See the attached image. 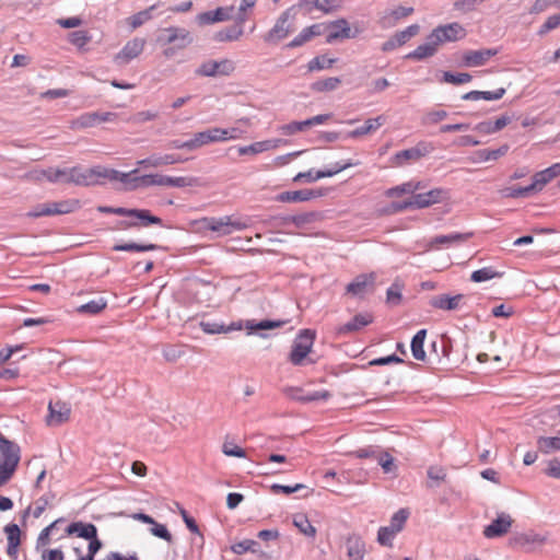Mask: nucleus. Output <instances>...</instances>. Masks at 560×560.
Wrapping results in <instances>:
<instances>
[{
  "instance_id": "nucleus-20",
  "label": "nucleus",
  "mask_w": 560,
  "mask_h": 560,
  "mask_svg": "<svg viewBox=\"0 0 560 560\" xmlns=\"http://www.w3.org/2000/svg\"><path fill=\"white\" fill-rule=\"evenodd\" d=\"M234 7H219L213 11H206L197 15L200 25H209L217 22H224L232 19Z\"/></svg>"
},
{
  "instance_id": "nucleus-57",
  "label": "nucleus",
  "mask_w": 560,
  "mask_h": 560,
  "mask_svg": "<svg viewBox=\"0 0 560 560\" xmlns=\"http://www.w3.org/2000/svg\"><path fill=\"white\" fill-rule=\"evenodd\" d=\"M397 533L389 526H383L377 532V541L382 546L390 547Z\"/></svg>"
},
{
  "instance_id": "nucleus-17",
  "label": "nucleus",
  "mask_w": 560,
  "mask_h": 560,
  "mask_svg": "<svg viewBox=\"0 0 560 560\" xmlns=\"http://www.w3.org/2000/svg\"><path fill=\"white\" fill-rule=\"evenodd\" d=\"M547 541V537L535 532L520 533L510 539V545L514 548H521L526 551L533 550L532 546H541Z\"/></svg>"
},
{
  "instance_id": "nucleus-8",
  "label": "nucleus",
  "mask_w": 560,
  "mask_h": 560,
  "mask_svg": "<svg viewBox=\"0 0 560 560\" xmlns=\"http://www.w3.org/2000/svg\"><path fill=\"white\" fill-rule=\"evenodd\" d=\"M117 119V114L112 112L83 113L71 121V129H84L94 127L102 122H110Z\"/></svg>"
},
{
  "instance_id": "nucleus-37",
  "label": "nucleus",
  "mask_w": 560,
  "mask_h": 560,
  "mask_svg": "<svg viewBox=\"0 0 560 560\" xmlns=\"http://www.w3.org/2000/svg\"><path fill=\"white\" fill-rule=\"evenodd\" d=\"M218 137L219 136H217V133L214 132V128L195 133L194 137L190 139L192 151L211 142H219Z\"/></svg>"
},
{
  "instance_id": "nucleus-55",
  "label": "nucleus",
  "mask_w": 560,
  "mask_h": 560,
  "mask_svg": "<svg viewBox=\"0 0 560 560\" xmlns=\"http://www.w3.org/2000/svg\"><path fill=\"white\" fill-rule=\"evenodd\" d=\"M339 78H327L312 84V90L317 92L332 91L340 84Z\"/></svg>"
},
{
  "instance_id": "nucleus-44",
  "label": "nucleus",
  "mask_w": 560,
  "mask_h": 560,
  "mask_svg": "<svg viewBox=\"0 0 560 560\" xmlns=\"http://www.w3.org/2000/svg\"><path fill=\"white\" fill-rule=\"evenodd\" d=\"M106 306L107 301L104 298H98L80 305L77 311L81 314L96 315L105 310Z\"/></svg>"
},
{
  "instance_id": "nucleus-30",
  "label": "nucleus",
  "mask_w": 560,
  "mask_h": 560,
  "mask_svg": "<svg viewBox=\"0 0 560 560\" xmlns=\"http://www.w3.org/2000/svg\"><path fill=\"white\" fill-rule=\"evenodd\" d=\"M348 560H363L365 555V544L362 538L355 534L349 535L346 539Z\"/></svg>"
},
{
  "instance_id": "nucleus-51",
  "label": "nucleus",
  "mask_w": 560,
  "mask_h": 560,
  "mask_svg": "<svg viewBox=\"0 0 560 560\" xmlns=\"http://www.w3.org/2000/svg\"><path fill=\"white\" fill-rule=\"evenodd\" d=\"M156 248L158 246L155 244L141 245L137 243L117 244L113 247L116 252H150Z\"/></svg>"
},
{
  "instance_id": "nucleus-24",
  "label": "nucleus",
  "mask_w": 560,
  "mask_h": 560,
  "mask_svg": "<svg viewBox=\"0 0 560 560\" xmlns=\"http://www.w3.org/2000/svg\"><path fill=\"white\" fill-rule=\"evenodd\" d=\"M144 48V40L141 38H133L122 47V49L116 55L115 59L117 62L127 63L130 60L138 57Z\"/></svg>"
},
{
  "instance_id": "nucleus-1",
  "label": "nucleus",
  "mask_w": 560,
  "mask_h": 560,
  "mask_svg": "<svg viewBox=\"0 0 560 560\" xmlns=\"http://www.w3.org/2000/svg\"><path fill=\"white\" fill-rule=\"evenodd\" d=\"M20 446L0 432V487L13 476L20 463Z\"/></svg>"
},
{
  "instance_id": "nucleus-52",
  "label": "nucleus",
  "mask_w": 560,
  "mask_h": 560,
  "mask_svg": "<svg viewBox=\"0 0 560 560\" xmlns=\"http://www.w3.org/2000/svg\"><path fill=\"white\" fill-rule=\"evenodd\" d=\"M259 544L254 539H244L232 545L231 550L236 555H243L245 552H257Z\"/></svg>"
},
{
  "instance_id": "nucleus-43",
  "label": "nucleus",
  "mask_w": 560,
  "mask_h": 560,
  "mask_svg": "<svg viewBox=\"0 0 560 560\" xmlns=\"http://www.w3.org/2000/svg\"><path fill=\"white\" fill-rule=\"evenodd\" d=\"M537 448L544 454L560 451V436H539L537 439Z\"/></svg>"
},
{
  "instance_id": "nucleus-45",
  "label": "nucleus",
  "mask_w": 560,
  "mask_h": 560,
  "mask_svg": "<svg viewBox=\"0 0 560 560\" xmlns=\"http://www.w3.org/2000/svg\"><path fill=\"white\" fill-rule=\"evenodd\" d=\"M503 275V271H497L492 267H483L475 270L470 276V280L472 282H483L494 278H501Z\"/></svg>"
},
{
  "instance_id": "nucleus-23",
  "label": "nucleus",
  "mask_w": 560,
  "mask_h": 560,
  "mask_svg": "<svg viewBox=\"0 0 560 560\" xmlns=\"http://www.w3.org/2000/svg\"><path fill=\"white\" fill-rule=\"evenodd\" d=\"M138 173V170H133L129 173H122L117 170L107 168V179L109 180H118L126 185V188L129 190H135L142 186L141 176H135Z\"/></svg>"
},
{
  "instance_id": "nucleus-27",
  "label": "nucleus",
  "mask_w": 560,
  "mask_h": 560,
  "mask_svg": "<svg viewBox=\"0 0 560 560\" xmlns=\"http://www.w3.org/2000/svg\"><path fill=\"white\" fill-rule=\"evenodd\" d=\"M474 235L472 232L468 233H452L448 235H438L430 240L428 244V249L436 248L438 246H450L453 244H459L466 242Z\"/></svg>"
},
{
  "instance_id": "nucleus-9",
  "label": "nucleus",
  "mask_w": 560,
  "mask_h": 560,
  "mask_svg": "<svg viewBox=\"0 0 560 560\" xmlns=\"http://www.w3.org/2000/svg\"><path fill=\"white\" fill-rule=\"evenodd\" d=\"M158 42L164 45L175 44L178 48H185L192 42V37L184 27L170 26L162 30Z\"/></svg>"
},
{
  "instance_id": "nucleus-21",
  "label": "nucleus",
  "mask_w": 560,
  "mask_h": 560,
  "mask_svg": "<svg viewBox=\"0 0 560 560\" xmlns=\"http://www.w3.org/2000/svg\"><path fill=\"white\" fill-rule=\"evenodd\" d=\"M373 322V316L370 313H359L348 323L340 325L336 328L338 336H345L348 334L357 332L363 327L370 325Z\"/></svg>"
},
{
  "instance_id": "nucleus-63",
  "label": "nucleus",
  "mask_w": 560,
  "mask_h": 560,
  "mask_svg": "<svg viewBox=\"0 0 560 560\" xmlns=\"http://www.w3.org/2000/svg\"><path fill=\"white\" fill-rule=\"evenodd\" d=\"M506 152H508V147L503 145L495 150H488V149L480 150V151H478V155L482 161H491V160L499 159L500 156L504 155Z\"/></svg>"
},
{
  "instance_id": "nucleus-33",
  "label": "nucleus",
  "mask_w": 560,
  "mask_h": 560,
  "mask_svg": "<svg viewBox=\"0 0 560 560\" xmlns=\"http://www.w3.org/2000/svg\"><path fill=\"white\" fill-rule=\"evenodd\" d=\"M386 122V116L378 115L375 118H370L365 121V124L361 127H358L348 132L349 138H359L364 135H369L371 132L376 131L380 127H382Z\"/></svg>"
},
{
  "instance_id": "nucleus-41",
  "label": "nucleus",
  "mask_w": 560,
  "mask_h": 560,
  "mask_svg": "<svg viewBox=\"0 0 560 560\" xmlns=\"http://www.w3.org/2000/svg\"><path fill=\"white\" fill-rule=\"evenodd\" d=\"M424 154L425 151H422L419 147L401 150L394 155L395 164L402 165L407 161H418Z\"/></svg>"
},
{
  "instance_id": "nucleus-54",
  "label": "nucleus",
  "mask_w": 560,
  "mask_h": 560,
  "mask_svg": "<svg viewBox=\"0 0 560 560\" xmlns=\"http://www.w3.org/2000/svg\"><path fill=\"white\" fill-rule=\"evenodd\" d=\"M408 517H409V511L407 509L398 510L392 516L389 527L393 528L398 534L400 530H402Z\"/></svg>"
},
{
  "instance_id": "nucleus-64",
  "label": "nucleus",
  "mask_w": 560,
  "mask_h": 560,
  "mask_svg": "<svg viewBox=\"0 0 560 560\" xmlns=\"http://www.w3.org/2000/svg\"><path fill=\"white\" fill-rule=\"evenodd\" d=\"M560 26V13L550 15L545 23L540 26L538 35H545L548 32Z\"/></svg>"
},
{
  "instance_id": "nucleus-47",
  "label": "nucleus",
  "mask_w": 560,
  "mask_h": 560,
  "mask_svg": "<svg viewBox=\"0 0 560 560\" xmlns=\"http://www.w3.org/2000/svg\"><path fill=\"white\" fill-rule=\"evenodd\" d=\"M160 5V2L149 7L145 10L139 11L138 13L130 16V25L132 28H137L144 24L147 21L152 19V12Z\"/></svg>"
},
{
  "instance_id": "nucleus-3",
  "label": "nucleus",
  "mask_w": 560,
  "mask_h": 560,
  "mask_svg": "<svg viewBox=\"0 0 560 560\" xmlns=\"http://www.w3.org/2000/svg\"><path fill=\"white\" fill-rule=\"evenodd\" d=\"M125 217L129 219L118 221V230L140 229L150 225L164 226L163 220L147 209L126 208Z\"/></svg>"
},
{
  "instance_id": "nucleus-16",
  "label": "nucleus",
  "mask_w": 560,
  "mask_h": 560,
  "mask_svg": "<svg viewBox=\"0 0 560 560\" xmlns=\"http://www.w3.org/2000/svg\"><path fill=\"white\" fill-rule=\"evenodd\" d=\"M329 34L326 36V43L331 44L340 39L355 38L358 31L352 32L346 19H338L328 23Z\"/></svg>"
},
{
  "instance_id": "nucleus-32",
  "label": "nucleus",
  "mask_w": 560,
  "mask_h": 560,
  "mask_svg": "<svg viewBox=\"0 0 560 560\" xmlns=\"http://www.w3.org/2000/svg\"><path fill=\"white\" fill-rule=\"evenodd\" d=\"M67 535H77L80 538L89 539L95 538L97 534V528L92 523H83V522H73L66 528Z\"/></svg>"
},
{
  "instance_id": "nucleus-35",
  "label": "nucleus",
  "mask_w": 560,
  "mask_h": 560,
  "mask_svg": "<svg viewBox=\"0 0 560 560\" xmlns=\"http://www.w3.org/2000/svg\"><path fill=\"white\" fill-rule=\"evenodd\" d=\"M280 142H281L280 139L258 141V142L252 143L249 145L240 147L238 154L240 155L258 154V153H261L265 151L276 149Z\"/></svg>"
},
{
  "instance_id": "nucleus-11",
  "label": "nucleus",
  "mask_w": 560,
  "mask_h": 560,
  "mask_svg": "<svg viewBox=\"0 0 560 560\" xmlns=\"http://www.w3.org/2000/svg\"><path fill=\"white\" fill-rule=\"evenodd\" d=\"M327 194L326 188L316 189H300L293 191H282L276 196V200L279 202H303L315 198L323 197Z\"/></svg>"
},
{
  "instance_id": "nucleus-48",
  "label": "nucleus",
  "mask_w": 560,
  "mask_h": 560,
  "mask_svg": "<svg viewBox=\"0 0 560 560\" xmlns=\"http://www.w3.org/2000/svg\"><path fill=\"white\" fill-rule=\"evenodd\" d=\"M472 79L471 74L467 72L452 73L450 71L443 72L442 82L460 85L470 82Z\"/></svg>"
},
{
  "instance_id": "nucleus-40",
  "label": "nucleus",
  "mask_w": 560,
  "mask_h": 560,
  "mask_svg": "<svg viewBox=\"0 0 560 560\" xmlns=\"http://www.w3.org/2000/svg\"><path fill=\"white\" fill-rule=\"evenodd\" d=\"M288 320H271V319H262L260 322L255 320H246L245 327L248 330V334H252L257 330H268L280 328L285 325Z\"/></svg>"
},
{
  "instance_id": "nucleus-15",
  "label": "nucleus",
  "mask_w": 560,
  "mask_h": 560,
  "mask_svg": "<svg viewBox=\"0 0 560 560\" xmlns=\"http://www.w3.org/2000/svg\"><path fill=\"white\" fill-rule=\"evenodd\" d=\"M71 409L67 402L61 400L50 401L48 405V416L46 423L49 427H58L67 422L70 418Z\"/></svg>"
},
{
  "instance_id": "nucleus-10",
  "label": "nucleus",
  "mask_w": 560,
  "mask_h": 560,
  "mask_svg": "<svg viewBox=\"0 0 560 560\" xmlns=\"http://www.w3.org/2000/svg\"><path fill=\"white\" fill-rule=\"evenodd\" d=\"M358 163H352L351 161H347L345 163H341V162H336L332 166V168L330 170H325V171H317L315 173H313L312 170L307 171V172H301V173H298L294 177H293V182L294 183H301L303 180L307 182V183H313V182H316L320 178H325V177H331L353 165H357Z\"/></svg>"
},
{
  "instance_id": "nucleus-60",
  "label": "nucleus",
  "mask_w": 560,
  "mask_h": 560,
  "mask_svg": "<svg viewBox=\"0 0 560 560\" xmlns=\"http://www.w3.org/2000/svg\"><path fill=\"white\" fill-rule=\"evenodd\" d=\"M91 39V36L86 31H74L69 34V42L79 47L82 48L84 45H86Z\"/></svg>"
},
{
  "instance_id": "nucleus-25",
  "label": "nucleus",
  "mask_w": 560,
  "mask_h": 560,
  "mask_svg": "<svg viewBox=\"0 0 560 560\" xmlns=\"http://www.w3.org/2000/svg\"><path fill=\"white\" fill-rule=\"evenodd\" d=\"M438 48L439 45L430 33L427 37V42L407 54L405 58L420 61L434 56L438 51Z\"/></svg>"
},
{
  "instance_id": "nucleus-36",
  "label": "nucleus",
  "mask_w": 560,
  "mask_h": 560,
  "mask_svg": "<svg viewBox=\"0 0 560 560\" xmlns=\"http://www.w3.org/2000/svg\"><path fill=\"white\" fill-rule=\"evenodd\" d=\"M46 178L51 184H69L68 168H52L43 170L39 172L37 179Z\"/></svg>"
},
{
  "instance_id": "nucleus-19",
  "label": "nucleus",
  "mask_w": 560,
  "mask_h": 560,
  "mask_svg": "<svg viewBox=\"0 0 560 560\" xmlns=\"http://www.w3.org/2000/svg\"><path fill=\"white\" fill-rule=\"evenodd\" d=\"M375 279L376 277L373 272L361 273L346 287V292L352 296L363 298L368 289L374 287Z\"/></svg>"
},
{
  "instance_id": "nucleus-28",
  "label": "nucleus",
  "mask_w": 560,
  "mask_h": 560,
  "mask_svg": "<svg viewBox=\"0 0 560 560\" xmlns=\"http://www.w3.org/2000/svg\"><path fill=\"white\" fill-rule=\"evenodd\" d=\"M187 161V159L180 158L177 154H164V155H151L147 159L140 160L138 162L139 165L143 167H159L163 165H171L183 163Z\"/></svg>"
},
{
  "instance_id": "nucleus-42",
  "label": "nucleus",
  "mask_w": 560,
  "mask_h": 560,
  "mask_svg": "<svg viewBox=\"0 0 560 560\" xmlns=\"http://www.w3.org/2000/svg\"><path fill=\"white\" fill-rule=\"evenodd\" d=\"M100 178H107V168L102 166H95L92 168L84 170L83 185L82 186H94L100 184Z\"/></svg>"
},
{
  "instance_id": "nucleus-50",
  "label": "nucleus",
  "mask_w": 560,
  "mask_h": 560,
  "mask_svg": "<svg viewBox=\"0 0 560 560\" xmlns=\"http://www.w3.org/2000/svg\"><path fill=\"white\" fill-rule=\"evenodd\" d=\"M219 141L235 140L240 139L246 131L240 127H232L229 129L214 128Z\"/></svg>"
},
{
  "instance_id": "nucleus-34",
  "label": "nucleus",
  "mask_w": 560,
  "mask_h": 560,
  "mask_svg": "<svg viewBox=\"0 0 560 560\" xmlns=\"http://www.w3.org/2000/svg\"><path fill=\"white\" fill-rule=\"evenodd\" d=\"M80 208V201L77 199H68L57 202H46V210L49 215L67 214Z\"/></svg>"
},
{
  "instance_id": "nucleus-53",
  "label": "nucleus",
  "mask_w": 560,
  "mask_h": 560,
  "mask_svg": "<svg viewBox=\"0 0 560 560\" xmlns=\"http://www.w3.org/2000/svg\"><path fill=\"white\" fill-rule=\"evenodd\" d=\"M63 522V518H58L54 521L50 525L45 527L38 535L37 541H36V549L38 550L40 547H45L50 541V534L57 528V525L59 523Z\"/></svg>"
},
{
  "instance_id": "nucleus-18",
  "label": "nucleus",
  "mask_w": 560,
  "mask_h": 560,
  "mask_svg": "<svg viewBox=\"0 0 560 560\" xmlns=\"http://www.w3.org/2000/svg\"><path fill=\"white\" fill-rule=\"evenodd\" d=\"M512 523V517L509 514L502 512L498 514L495 520H493L488 526L485 527L483 536L490 539L501 537L510 530Z\"/></svg>"
},
{
  "instance_id": "nucleus-56",
  "label": "nucleus",
  "mask_w": 560,
  "mask_h": 560,
  "mask_svg": "<svg viewBox=\"0 0 560 560\" xmlns=\"http://www.w3.org/2000/svg\"><path fill=\"white\" fill-rule=\"evenodd\" d=\"M335 61L336 59L332 58L317 56L308 62L307 67L310 71H317L330 68L335 63Z\"/></svg>"
},
{
  "instance_id": "nucleus-4",
  "label": "nucleus",
  "mask_w": 560,
  "mask_h": 560,
  "mask_svg": "<svg viewBox=\"0 0 560 560\" xmlns=\"http://www.w3.org/2000/svg\"><path fill=\"white\" fill-rule=\"evenodd\" d=\"M315 331L312 329H302L293 341L291 352L289 354V361L295 365H304L308 353L312 350Z\"/></svg>"
},
{
  "instance_id": "nucleus-26",
  "label": "nucleus",
  "mask_w": 560,
  "mask_h": 560,
  "mask_svg": "<svg viewBox=\"0 0 560 560\" xmlns=\"http://www.w3.org/2000/svg\"><path fill=\"white\" fill-rule=\"evenodd\" d=\"M199 326L208 335L228 334L243 328L242 322H233L230 325H225L218 322L201 320Z\"/></svg>"
},
{
  "instance_id": "nucleus-29",
  "label": "nucleus",
  "mask_w": 560,
  "mask_h": 560,
  "mask_svg": "<svg viewBox=\"0 0 560 560\" xmlns=\"http://www.w3.org/2000/svg\"><path fill=\"white\" fill-rule=\"evenodd\" d=\"M560 175V163H555L551 166L537 172L533 176V184L538 191L542 190V188L550 183L553 178Z\"/></svg>"
},
{
  "instance_id": "nucleus-7",
  "label": "nucleus",
  "mask_w": 560,
  "mask_h": 560,
  "mask_svg": "<svg viewBox=\"0 0 560 560\" xmlns=\"http://www.w3.org/2000/svg\"><path fill=\"white\" fill-rule=\"evenodd\" d=\"M235 70V62L231 59L207 60L196 70L197 75L201 77H228Z\"/></svg>"
},
{
  "instance_id": "nucleus-5",
  "label": "nucleus",
  "mask_w": 560,
  "mask_h": 560,
  "mask_svg": "<svg viewBox=\"0 0 560 560\" xmlns=\"http://www.w3.org/2000/svg\"><path fill=\"white\" fill-rule=\"evenodd\" d=\"M293 31V15L291 14V9H288L281 13L273 27L264 36V40L268 44L277 45Z\"/></svg>"
},
{
  "instance_id": "nucleus-39",
  "label": "nucleus",
  "mask_w": 560,
  "mask_h": 560,
  "mask_svg": "<svg viewBox=\"0 0 560 560\" xmlns=\"http://www.w3.org/2000/svg\"><path fill=\"white\" fill-rule=\"evenodd\" d=\"M427 337V329H420L411 339V352L412 357L418 361L425 360V351L423 349L424 339Z\"/></svg>"
},
{
  "instance_id": "nucleus-2",
  "label": "nucleus",
  "mask_w": 560,
  "mask_h": 560,
  "mask_svg": "<svg viewBox=\"0 0 560 560\" xmlns=\"http://www.w3.org/2000/svg\"><path fill=\"white\" fill-rule=\"evenodd\" d=\"M205 230L217 233L218 236H226L235 231H243L249 226L247 221L233 215H224L221 218H203L201 220Z\"/></svg>"
},
{
  "instance_id": "nucleus-31",
  "label": "nucleus",
  "mask_w": 560,
  "mask_h": 560,
  "mask_svg": "<svg viewBox=\"0 0 560 560\" xmlns=\"http://www.w3.org/2000/svg\"><path fill=\"white\" fill-rule=\"evenodd\" d=\"M464 299L463 294L450 296L448 294L435 295L430 300V305L434 308L444 311H454L458 308L460 301Z\"/></svg>"
},
{
  "instance_id": "nucleus-46",
  "label": "nucleus",
  "mask_w": 560,
  "mask_h": 560,
  "mask_svg": "<svg viewBox=\"0 0 560 560\" xmlns=\"http://www.w3.org/2000/svg\"><path fill=\"white\" fill-rule=\"evenodd\" d=\"M293 524L299 530L307 537H315L316 528L304 514H298L293 518Z\"/></svg>"
},
{
  "instance_id": "nucleus-62",
  "label": "nucleus",
  "mask_w": 560,
  "mask_h": 560,
  "mask_svg": "<svg viewBox=\"0 0 560 560\" xmlns=\"http://www.w3.org/2000/svg\"><path fill=\"white\" fill-rule=\"evenodd\" d=\"M375 459L386 474L394 471L396 468L394 458L386 452L377 454Z\"/></svg>"
},
{
  "instance_id": "nucleus-49",
  "label": "nucleus",
  "mask_w": 560,
  "mask_h": 560,
  "mask_svg": "<svg viewBox=\"0 0 560 560\" xmlns=\"http://www.w3.org/2000/svg\"><path fill=\"white\" fill-rule=\"evenodd\" d=\"M420 31V26L418 24H412L406 27L402 31H398L394 34L396 44L399 46H402L406 44L410 38L415 37Z\"/></svg>"
},
{
  "instance_id": "nucleus-22",
  "label": "nucleus",
  "mask_w": 560,
  "mask_h": 560,
  "mask_svg": "<svg viewBox=\"0 0 560 560\" xmlns=\"http://www.w3.org/2000/svg\"><path fill=\"white\" fill-rule=\"evenodd\" d=\"M245 21V15H238L235 24L218 31L213 35V39L219 43L237 40L244 33L243 23Z\"/></svg>"
},
{
  "instance_id": "nucleus-59",
  "label": "nucleus",
  "mask_w": 560,
  "mask_h": 560,
  "mask_svg": "<svg viewBox=\"0 0 560 560\" xmlns=\"http://www.w3.org/2000/svg\"><path fill=\"white\" fill-rule=\"evenodd\" d=\"M8 544L21 545V529L18 524L10 523L4 527Z\"/></svg>"
},
{
  "instance_id": "nucleus-13",
  "label": "nucleus",
  "mask_w": 560,
  "mask_h": 560,
  "mask_svg": "<svg viewBox=\"0 0 560 560\" xmlns=\"http://www.w3.org/2000/svg\"><path fill=\"white\" fill-rule=\"evenodd\" d=\"M499 54L498 48H482L478 50H466L462 55V66L467 68L481 67L488 60Z\"/></svg>"
},
{
  "instance_id": "nucleus-38",
  "label": "nucleus",
  "mask_w": 560,
  "mask_h": 560,
  "mask_svg": "<svg viewBox=\"0 0 560 560\" xmlns=\"http://www.w3.org/2000/svg\"><path fill=\"white\" fill-rule=\"evenodd\" d=\"M535 192H537V190L533 183L525 187L513 186V187H505L500 190V194L503 198H513V199L526 198Z\"/></svg>"
},
{
  "instance_id": "nucleus-12",
  "label": "nucleus",
  "mask_w": 560,
  "mask_h": 560,
  "mask_svg": "<svg viewBox=\"0 0 560 560\" xmlns=\"http://www.w3.org/2000/svg\"><path fill=\"white\" fill-rule=\"evenodd\" d=\"M431 34L439 46L446 42L458 40L466 35L464 27L456 22L446 25H440L435 27Z\"/></svg>"
},
{
  "instance_id": "nucleus-61",
  "label": "nucleus",
  "mask_w": 560,
  "mask_h": 560,
  "mask_svg": "<svg viewBox=\"0 0 560 560\" xmlns=\"http://www.w3.org/2000/svg\"><path fill=\"white\" fill-rule=\"evenodd\" d=\"M447 112L440 109V110H431L428 112L422 117V124L423 125H435L442 120H444L447 117Z\"/></svg>"
},
{
  "instance_id": "nucleus-6",
  "label": "nucleus",
  "mask_w": 560,
  "mask_h": 560,
  "mask_svg": "<svg viewBox=\"0 0 560 560\" xmlns=\"http://www.w3.org/2000/svg\"><path fill=\"white\" fill-rule=\"evenodd\" d=\"M142 186H170V187H188L196 186L198 179L196 177H171L162 174H145L141 176Z\"/></svg>"
},
{
  "instance_id": "nucleus-58",
  "label": "nucleus",
  "mask_w": 560,
  "mask_h": 560,
  "mask_svg": "<svg viewBox=\"0 0 560 560\" xmlns=\"http://www.w3.org/2000/svg\"><path fill=\"white\" fill-rule=\"evenodd\" d=\"M417 190V187L413 186V182H407L401 185L389 188L386 191L387 197H396L402 194H413Z\"/></svg>"
},
{
  "instance_id": "nucleus-14",
  "label": "nucleus",
  "mask_w": 560,
  "mask_h": 560,
  "mask_svg": "<svg viewBox=\"0 0 560 560\" xmlns=\"http://www.w3.org/2000/svg\"><path fill=\"white\" fill-rule=\"evenodd\" d=\"M322 219V214L317 211L304 212L294 215L273 217L271 220L276 222V226H283L290 223L302 229Z\"/></svg>"
}]
</instances>
